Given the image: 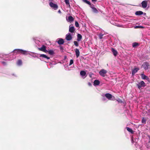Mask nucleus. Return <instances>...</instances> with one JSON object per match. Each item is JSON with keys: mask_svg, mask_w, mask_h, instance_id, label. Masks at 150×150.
Instances as JSON below:
<instances>
[{"mask_svg": "<svg viewBox=\"0 0 150 150\" xmlns=\"http://www.w3.org/2000/svg\"><path fill=\"white\" fill-rule=\"evenodd\" d=\"M14 52H17V53H21L23 54H29L32 56V57H35V56H34L33 55H32L30 53V52H29L28 51H25V50H15L14 51Z\"/></svg>", "mask_w": 150, "mask_h": 150, "instance_id": "1", "label": "nucleus"}, {"mask_svg": "<svg viewBox=\"0 0 150 150\" xmlns=\"http://www.w3.org/2000/svg\"><path fill=\"white\" fill-rule=\"evenodd\" d=\"M137 86L139 89H141L142 87H144L146 86L145 83L143 81H141L137 84Z\"/></svg>", "mask_w": 150, "mask_h": 150, "instance_id": "2", "label": "nucleus"}, {"mask_svg": "<svg viewBox=\"0 0 150 150\" xmlns=\"http://www.w3.org/2000/svg\"><path fill=\"white\" fill-rule=\"evenodd\" d=\"M104 96L109 100H114L115 99V97L109 93H106Z\"/></svg>", "mask_w": 150, "mask_h": 150, "instance_id": "3", "label": "nucleus"}, {"mask_svg": "<svg viewBox=\"0 0 150 150\" xmlns=\"http://www.w3.org/2000/svg\"><path fill=\"white\" fill-rule=\"evenodd\" d=\"M107 71L105 70L102 69L99 72V74L101 76L104 77L106 76Z\"/></svg>", "mask_w": 150, "mask_h": 150, "instance_id": "4", "label": "nucleus"}, {"mask_svg": "<svg viewBox=\"0 0 150 150\" xmlns=\"http://www.w3.org/2000/svg\"><path fill=\"white\" fill-rule=\"evenodd\" d=\"M142 66L145 70H146L150 68V65L149 63L146 62H144Z\"/></svg>", "mask_w": 150, "mask_h": 150, "instance_id": "5", "label": "nucleus"}, {"mask_svg": "<svg viewBox=\"0 0 150 150\" xmlns=\"http://www.w3.org/2000/svg\"><path fill=\"white\" fill-rule=\"evenodd\" d=\"M49 5L54 10H57L58 8V6L57 4L52 2H50L49 4Z\"/></svg>", "mask_w": 150, "mask_h": 150, "instance_id": "6", "label": "nucleus"}, {"mask_svg": "<svg viewBox=\"0 0 150 150\" xmlns=\"http://www.w3.org/2000/svg\"><path fill=\"white\" fill-rule=\"evenodd\" d=\"M148 4V1H144L141 3L142 7L143 8L146 7Z\"/></svg>", "mask_w": 150, "mask_h": 150, "instance_id": "7", "label": "nucleus"}, {"mask_svg": "<svg viewBox=\"0 0 150 150\" xmlns=\"http://www.w3.org/2000/svg\"><path fill=\"white\" fill-rule=\"evenodd\" d=\"M72 37L70 33H68L66 35V39L67 40H70L72 39Z\"/></svg>", "mask_w": 150, "mask_h": 150, "instance_id": "8", "label": "nucleus"}, {"mask_svg": "<svg viewBox=\"0 0 150 150\" xmlns=\"http://www.w3.org/2000/svg\"><path fill=\"white\" fill-rule=\"evenodd\" d=\"M86 72L84 71H81L80 72V75L83 79L86 77Z\"/></svg>", "mask_w": 150, "mask_h": 150, "instance_id": "9", "label": "nucleus"}, {"mask_svg": "<svg viewBox=\"0 0 150 150\" xmlns=\"http://www.w3.org/2000/svg\"><path fill=\"white\" fill-rule=\"evenodd\" d=\"M75 31V28L74 27L71 25L69 26V31L71 33H73Z\"/></svg>", "mask_w": 150, "mask_h": 150, "instance_id": "10", "label": "nucleus"}, {"mask_svg": "<svg viewBox=\"0 0 150 150\" xmlns=\"http://www.w3.org/2000/svg\"><path fill=\"white\" fill-rule=\"evenodd\" d=\"M39 50L45 52H47V51L46 49V47L45 46L43 45L42 47L39 48Z\"/></svg>", "mask_w": 150, "mask_h": 150, "instance_id": "11", "label": "nucleus"}, {"mask_svg": "<svg viewBox=\"0 0 150 150\" xmlns=\"http://www.w3.org/2000/svg\"><path fill=\"white\" fill-rule=\"evenodd\" d=\"M57 42L58 44L59 45L63 44L64 42L63 39L62 38L58 39Z\"/></svg>", "mask_w": 150, "mask_h": 150, "instance_id": "12", "label": "nucleus"}, {"mask_svg": "<svg viewBox=\"0 0 150 150\" xmlns=\"http://www.w3.org/2000/svg\"><path fill=\"white\" fill-rule=\"evenodd\" d=\"M75 52L76 54V57L78 58L79 56L80 52L79 49H75Z\"/></svg>", "mask_w": 150, "mask_h": 150, "instance_id": "13", "label": "nucleus"}, {"mask_svg": "<svg viewBox=\"0 0 150 150\" xmlns=\"http://www.w3.org/2000/svg\"><path fill=\"white\" fill-rule=\"evenodd\" d=\"M141 76L142 79H146L148 80L149 79V78L144 75V74H141Z\"/></svg>", "mask_w": 150, "mask_h": 150, "instance_id": "14", "label": "nucleus"}, {"mask_svg": "<svg viewBox=\"0 0 150 150\" xmlns=\"http://www.w3.org/2000/svg\"><path fill=\"white\" fill-rule=\"evenodd\" d=\"M139 70V69L138 68H134L132 71V74L134 75Z\"/></svg>", "mask_w": 150, "mask_h": 150, "instance_id": "15", "label": "nucleus"}, {"mask_svg": "<svg viewBox=\"0 0 150 150\" xmlns=\"http://www.w3.org/2000/svg\"><path fill=\"white\" fill-rule=\"evenodd\" d=\"M67 20L68 21L70 22L73 21L74 20L73 17L71 16H69L68 17V19H67Z\"/></svg>", "mask_w": 150, "mask_h": 150, "instance_id": "16", "label": "nucleus"}, {"mask_svg": "<svg viewBox=\"0 0 150 150\" xmlns=\"http://www.w3.org/2000/svg\"><path fill=\"white\" fill-rule=\"evenodd\" d=\"M111 50L114 56H116L117 54V52L116 50L114 49L113 48H112Z\"/></svg>", "mask_w": 150, "mask_h": 150, "instance_id": "17", "label": "nucleus"}, {"mask_svg": "<svg viewBox=\"0 0 150 150\" xmlns=\"http://www.w3.org/2000/svg\"><path fill=\"white\" fill-rule=\"evenodd\" d=\"M100 81L98 80H95L94 82V85L95 86L98 85Z\"/></svg>", "mask_w": 150, "mask_h": 150, "instance_id": "18", "label": "nucleus"}, {"mask_svg": "<svg viewBox=\"0 0 150 150\" xmlns=\"http://www.w3.org/2000/svg\"><path fill=\"white\" fill-rule=\"evenodd\" d=\"M40 57H42L43 58H46L47 59H50V57L47 56L46 55L44 54H41L40 56Z\"/></svg>", "mask_w": 150, "mask_h": 150, "instance_id": "19", "label": "nucleus"}, {"mask_svg": "<svg viewBox=\"0 0 150 150\" xmlns=\"http://www.w3.org/2000/svg\"><path fill=\"white\" fill-rule=\"evenodd\" d=\"M82 37L81 35L80 34H78L77 35V40L78 41H80L81 38H82Z\"/></svg>", "mask_w": 150, "mask_h": 150, "instance_id": "20", "label": "nucleus"}, {"mask_svg": "<svg viewBox=\"0 0 150 150\" xmlns=\"http://www.w3.org/2000/svg\"><path fill=\"white\" fill-rule=\"evenodd\" d=\"M143 12L141 11H137L136 12L135 14L137 15H140L142 14Z\"/></svg>", "mask_w": 150, "mask_h": 150, "instance_id": "21", "label": "nucleus"}, {"mask_svg": "<svg viewBox=\"0 0 150 150\" xmlns=\"http://www.w3.org/2000/svg\"><path fill=\"white\" fill-rule=\"evenodd\" d=\"M66 4L69 7H70V3L69 2V0H64Z\"/></svg>", "mask_w": 150, "mask_h": 150, "instance_id": "22", "label": "nucleus"}, {"mask_svg": "<svg viewBox=\"0 0 150 150\" xmlns=\"http://www.w3.org/2000/svg\"><path fill=\"white\" fill-rule=\"evenodd\" d=\"M22 64V62L21 60H19L18 61L17 64L18 65L20 66Z\"/></svg>", "mask_w": 150, "mask_h": 150, "instance_id": "23", "label": "nucleus"}, {"mask_svg": "<svg viewBox=\"0 0 150 150\" xmlns=\"http://www.w3.org/2000/svg\"><path fill=\"white\" fill-rule=\"evenodd\" d=\"M47 52H48L49 54L52 55L53 54H54L53 51L51 50H50L48 51H47Z\"/></svg>", "mask_w": 150, "mask_h": 150, "instance_id": "24", "label": "nucleus"}, {"mask_svg": "<svg viewBox=\"0 0 150 150\" xmlns=\"http://www.w3.org/2000/svg\"><path fill=\"white\" fill-rule=\"evenodd\" d=\"M127 129L128 131L129 132H131V133H133V130L131 129L128 127H127Z\"/></svg>", "mask_w": 150, "mask_h": 150, "instance_id": "25", "label": "nucleus"}, {"mask_svg": "<svg viewBox=\"0 0 150 150\" xmlns=\"http://www.w3.org/2000/svg\"><path fill=\"white\" fill-rule=\"evenodd\" d=\"M134 28H144V27L143 26H139V25H137L136 26H135L134 27Z\"/></svg>", "mask_w": 150, "mask_h": 150, "instance_id": "26", "label": "nucleus"}, {"mask_svg": "<svg viewBox=\"0 0 150 150\" xmlns=\"http://www.w3.org/2000/svg\"><path fill=\"white\" fill-rule=\"evenodd\" d=\"M82 1L88 4H89V5H90L91 4V3L90 2H89V1H88L87 0H82Z\"/></svg>", "mask_w": 150, "mask_h": 150, "instance_id": "27", "label": "nucleus"}, {"mask_svg": "<svg viewBox=\"0 0 150 150\" xmlns=\"http://www.w3.org/2000/svg\"><path fill=\"white\" fill-rule=\"evenodd\" d=\"M91 8L93 9V11L94 12L96 13L98 12V10L96 9L94 7H92Z\"/></svg>", "mask_w": 150, "mask_h": 150, "instance_id": "28", "label": "nucleus"}, {"mask_svg": "<svg viewBox=\"0 0 150 150\" xmlns=\"http://www.w3.org/2000/svg\"><path fill=\"white\" fill-rule=\"evenodd\" d=\"M74 45L78 47L79 46L78 42L76 41H74Z\"/></svg>", "mask_w": 150, "mask_h": 150, "instance_id": "29", "label": "nucleus"}, {"mask_svg": "<svg viewBox=\"0 0 150 150\" xmlns=\"http://www.w3.org/2000/svg\"><path fill=\"white\" fill-rule=\"evenodd\" d=\"M103 36V34H100L99 35V37L100 39H101L102 38Z\"/></svg>", "mask_w": 150, "mask_h": 150, "instance_id": "30", "label": "nucleus"}, {"mask_svg": "<svg viewBox=\"0 0 150 150\" xmlns=\"http://www.w3.org/2000/svg\"><path fill=\"white\" fill-rule=\"evenodd\" d=\"M138 45V44L137 43L134 42L132 46L133 47H134L137 46Z\"/></svg>", "mask_w": 150, "mask_h": 150, "instance_id": "31", "label": "nucleus"}, {"mask_svg": "<svg viewBox=\"0 0 150 150\" xmlns=\"http://www.w3.org/2000/svg\"><path fill=\"white\" fill-rule=\"evenodd\" d=\"M75 25L77 27H78L79 26V25L77 21H75Z\"/></svg>", "mask_w": 150, "mask_h": 150, "instance_id": "32", "label": "nucleus"}, {"mask_svg": "<svg viewBox=\"0 0 150 150\" xmlns=\"http://www.w3.org/2000/svg\"><path fill=\"white\" fill-rule=\"evenodd\" d=\"M74 63L73 60L72 59H71L70 61L69 64V66H70L72 64Z\"/></svg>", "mask_w": 150, "mask_h": 150, "instance_id": "33", "label": "nucleus"}, {"mask_svg": "<svg viewBox=\"0 0 150 150\" xmlns=\"http://www.w3.org/2000/svg\"><path fill=\"white\" fill-rule=\"evenodd\" d=\"M146 120L144 118H143L142 120V122L143 123H145L146 122Z\"/></svg>", "mask_w": 150, "mask_h": 150, "instance_id": "34", "label": "nucleus"}, {"mask_svg": "<svg viewBox=\"0 0 150 150\" xmlns=\"http://www.w3.org/2000/svg\"><path fill=\"white\" fill-rule=\"evenodd\" d=\"M1 63L3 64L4 65H5L6 64V62L4 61L2 62Z\"/></svg>", "mask_w": 150, "mask_h": 150, "instance_id": "35", "label": "nucleus"}, {"mask_svg": "<svg viewBox=\"0 0 150 150\" xmlns=\"http://www.w3.org/2000/svg\"><path fill=\"white\" fill-rule=\"evenodd\" d=\"M58 13H59L60 14L61 13V11L60 10H58Z\"/></svg>", "mask_w": 150, "mask_h": 150, "instance_id": "36", "label": "nucleus"}, {"mask_svg": "<svg viewBox=\"0 0 150 150\" xmlns=\"http://www.w3.org/2000/svg\"><path fill=\"white\" fill-rule=\"evenodd\" d=\"M132 143H133L134 142L133 139H132Z\"/></svg>", "mask_w": 150, "mask_h": 150, "instance_id": "37", "label": "nucleus"}, {"mask_svg": "<svg viewBox=\"0 0 150 150\" xmlns=\"http://www.w3.org/2000/svg\"><path fill=\"white\" fill-rule=\"evenodd\" d=\"M92 74H90L89 75L90 77H92Z\"/></svg>", "mask_w": 150, "mask_h": 150, "instance_id": "38", "label": "nucleus"}, {"mask_svg": "<svg viewBox=\"0 0 150 150\" xmlns=\"http://www.w3.org/2000/svg\"><path fill=\"white\" fill-rule=\"evenodd\" d=\"M88 85L89 86H91V84L90 83H88Z\"/></svg>", "mask_w": 150, "mask_h": 150, "instance_id": "39", "label": "nucleus"}, {"mask_svg": "<svg viewBox=\"0 0 150 150\" xmlns=\"http://www.w3.org/2000/svg\"><path fill=\"white\" fill-rule=\"evenodd\" d=\"M92 1H95L96 2V0H92Z\"/></svg>", "mask_w": 150, "mask_h": 150, "instance_id": "40", "label": "nucleus"}, {"mask_svg": "<svg viewBox=\"0 0 150 150\" xmlns=\"http://www.w3.org/2000/svg\"><path fill=\"white\" fill-rule=\"evenodd\" d=\"M149 142H150V137H149Z\"/></svg>", "mask_w": 150, "mask_h": 150, "instance_id": "41", "label": "nucleus"}]
</instances>
